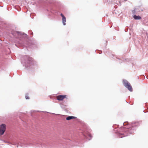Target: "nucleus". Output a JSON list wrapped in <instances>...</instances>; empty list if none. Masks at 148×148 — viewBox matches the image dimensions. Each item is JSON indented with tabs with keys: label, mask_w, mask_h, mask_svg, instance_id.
<instances>
[{
	"label": "nucleus",
	"mask_w": 148,
	"mask_h": 148,
	"mask_svg": "<svg viewBox=\"0 0 148 148\" xmlns=\"http://www.w3.org/2000/svg\"><path fill=\"white\" fill-rule=\"evenodd\" d=\"M6 130V125L4 124H2L0 126V134L1 135H3Z\"/></svg>",
	"instance_id": "nucleus-2"
},
{
	"label": "nucleus",
	"mask_w": 148,
	"mask_h": 148,
	"mask_svg": "<svg viewBox=\"0 0 148 148\" xmlns=\"http://www.w3.org/2000/svg\"><path fill=\"white\" fill-rule=\"evenodd\" d=\"M61 16L62 17V23L64 25H65L66 23V18L62 14H60Z\"/></svg>",
	"instance_id": "nucleus-4"
},
{
	"label": "nucleus",
	"mask_w": 148,
	"mask_h": 148,
	"mask_svg": "<svg viewBox=\"0 0 148 148\" xmlns=\"http://www.w3.org/2000/svg\"><path fill=\"white\" fill-rule=\"evenodd\" d=\"M75 118V117L73 116H68L66 118V120H69L71 119H73Z\"/></svg>",
	"instance_id": "nucleus-6"
},
{
	"label": "nucleus",
	"mask_w": 148,
	"mask_h": 148,
	"mask_svg": "<svg viewBox=\"0 0 148 148\" xmlns=\"http://www.w3.org/2000/svg\"><path fill=\"white\" fill-rule=\"evenodd\" d=\"M26 58L27 59V60L29 62V64H31L33 60L32 58L28 56H26Z\"/></svg>",
	"instance_id": "nucleus-5"
},
{
	"label": "nucleus",
	"mask_w": 148,
	"mask_h": 148,
	"mask_svg": "<svg viewBox=\"0 0 148 148\" xmlns=\"http://www.w3.org/2000/svg\"><path fill=\"white\" fill-rule=\"evenodd\" d=\"M123 83L124 86L127 88L130 91H132V88L130 83H129L127 80H123Z\"/></svg>",
	"instance_id": "nucleus-1"
},
{
	"label": "nucleus",
	"mask_w": 148,
	"mask_h": 148,
	"mask_svg": "<svg viewBox=\"0 0 148 148\" xmlns=\"http://www.w3.org/2000/svg\"><path fill=\"white\" fill-rule=\"evenodd\" d=\"M134 18L135 19H141V17L139 16L134 15Z\"/></svg>",
	"instance_id": "nucleus-7"
},
{
	"label": "nucleus",
	"mask_w": 148,
	"mask_h": 148,
	"mask_svg": "<svg viewBox=\"0 0 148 148\" xmlns=\"http://www.w3.org/2000/svg\"><path fill=\"white\" fill-rule=\"evenodd\" d=\"M127 130L126 131H127L128 130Z\"/></svg>",
	"instance_id": "nucleus-10"
},
{
	"label": "nucleus",
	"mask_w": 148,
	"mask_h": 148,
	"mask_svg": "<svg viewBox=\"0 0 148 148\" xmlns=\"http://www.w3.org/2000/svg\"><path fill=\"white\" fill-rule=\"evenodd\" d=\"M25 98L26 99H29V97L28 95H25Z\"/></svg>",
	"instance_id": "nucleus-9"
},
{
	"label": "nucleus",
	"mask_w": 148,
	"mask_h": 148,
	"mask_svg": "<svg viewBox=\"0 0 148 148\" xmlns=\"http://www.w3.org/2000/svg\"><path fill=\"white\" fill-rule=\"evenodd\" d=\"M127 135H126L125 134H120L119 137L120 138L126 136H127Z\"/></svg>",
	"instance_id": "nucleus-8"
},
{
	"label": "nucleus",
	"mask_w": 148,
	"mask_h": 148,
	"mask_svg": "<svg viewBox=\"0 0 148 148\" xmlns=\"http://www.w3.org/2000/svg\"><path fill=\"white\" fill-rule=\"evenodd\" d=\"M67 95H60L57 96V99L59 101H62L64 98H66Z\"/></svg>",
	"instance_id": "nucleus-3"
}]
</instances>
